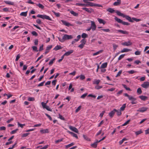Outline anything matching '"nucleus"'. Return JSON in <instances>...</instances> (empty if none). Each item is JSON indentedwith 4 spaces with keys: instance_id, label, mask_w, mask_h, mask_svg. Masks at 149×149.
<instances>
[{
    "instance_id": "obj_1",
    "label": "nucleus",
    "mask_w": 149,
    "mask_h": 149,
    "mask_svg": "<svg viewBox=\"0 0 149 149\" xmlns=\"http://www.w3.org/2000/svg\"><path fill=\"white\" fill-rule=\"evenodd\" d=\"M116 13L118 15L122 16L123 17H125L127 20L129 21L130 22H133V21L131 19V17L129 16L125 15L118 11H117L116 12Z\"/></svg>"
},
{
    "instance_id": "obj_2",
    "label": "nucleus",
    "mask_w": 149,
    "mask_h": 149,
    "mask_svg": "<svg viewBox=\"0 0 149 149\" xmlns=\"http://www.w3.org/2000/svg\"><path fill=\"white\" fill-rule=\"evenodd\" d=\"M38 17L40 18L43 19H46L50 21H52V19L48 16L45 15H40L38 14L37 16Z\"/></svg>"
},
{
    "instance_id": "obj_3",
    "label": "nucleus",
    "mask_w": 149,
    "mask_h": 149,
    "mask_svg": "<svg viewBox=\"0 0 149 149\" xmlns=\"http://www.w3.org/2000/svg\"><path fill=\"white\" fill-rule=\"evenodd\" d=\"M91 27L92 31H93L95 30L96 28V25L95 24L94 22L91 21Z\"/></svg>"
},
{
    "instance_id": "obj_4",
    "label": "nucleus",
    "mask_w": 149,
    "mask_h": 149,
    "mask_svg": "<svg viewBox=\"0 0 149 149\" xmlns=\"http://www.w3.org/2000/svg\"><path fill=\"white\" fill-rule=\"evenodd\" d=\"M141 86L144 88H148L149 87V82L148 81L144 82Z\"/></svg>"
},
{
    "instance_id": "obj_5",
    "label": "nucleus",
    "mask_w": 149,
    "mask_h": 149,
    "mask_svg": "<svg viewBox=\"0 0 149 149\" xmlns=\"http://www.w3.org/2000/svg\"><path fill=\"white\" fill-rule=\"evenodd\" d=\"M148 109V107H143L139 108L137 111L143 113L147 111Z\"/></svg>"
},
{
    "instance_id": "obj_6",
    "label": "nucleus",
    "mask_w": 149,
    "mask_h": 149,
    "mask_svg": "<svg viewBox=\"0 0 149 149\" xmlns=\"http://www.w3.org/2000/svg\"><path fill=\"white\" fill-rule=\"evenodd\" d=\"M69 128L71 130L76 133H78L79 132V131L78 129L74 127H73L72 126H69Z\"/></svg>"
},
{
    "instance_id": "obj_7",
    "label": "nucleus",
    "mask_w": 149,
    "mask_h": 149,
    "mask_svg": "<svg viewBox=\"0 0 149 149\" xmlns=\"http://www.w3.org/2000/svg\"><path fill=\"white\" fill-rule=\"evenodd\" d=\"M82 9L89 13H91L92 12H94V10L92 8H83Z\"/></svg>"
},
{
    "instance_id": "obj_8",
    "label": "nucleus",
    "mask_w": 149,
    "mask_h": 149,
    "mask_svg": "<svg viewBox=\"0 0 149 149\" xmlns=\"http://www.w3.org/2000/svg\"><path fill=\"white\" fill-rule=\"evenodd\" d=\"M61 22H62L63 24V25L67 26H72V25L70 23L67 22L66 21L61 20Z\"/></svg>"
},
{
    "instance_id": "obj_9",
    "label": "nucleus",
    "mask_w": 149,
    "mask_h": 149,
    "mask_svg": "<svg viewBox=\"0 0 149 149\" xmlns=\"http://www.w3.org/2000/svg\"><path fill=\"white\" fill-rule=\"evenodd\" d=\"M122 44L125 46H129L131 45L132 44V43L130 41L128 42H123Z\"/></svg>"
},
{
    "instance_id": "obj_10",
    "label": "nucleus",
    "mask_w": 149,
    "mask_h": 149,
    "mask_svg": "<svg viewBox=\"0 0 149 149\" xmlns=\"http://www.w3.org/2000/svg\"><path fill=\"white\" fill-rule=\"evenodd\" d=\"M73 38L72 35H69L67 34H65L63 36V38L65 39V40L72 39Z\"/></svg>"
},
{
    "instance_id": "obj_11",
    "label": "nucleus",
    "mask_w": 149,
    "mask_h": 149,
    "mask_svg": "<svg viewBox=\"0 0 149 149\" xmlns=\"http://www.w3.org/2000/svg\"><path fill=\"white\" fill-rule=\"evenodd\" d=\"M52 45H48L46 47V48L45 50V54H47L48 53L51 49L52 48Z\"/></svg>"
},
{
    "instance_id": "obj_12",
    "label": "nucleus",
    "mask_w": 149,
    "mask_h": 149,
    "mask_svg": "<svg viewBox=\"0 0 149 149\" xmlns=\"http://www.w3.org/2000/svg\"><path fill=\"white\" fill-rule=\"evenodd\" d=\"M117 33H120L124 34H128V32L126 31H123L121 30H117Z\"/></svg>"
},
{
    "instance_id": "obj_13",
    "label": "nucleus",
    "mask_w": 149,
    "mask_h": 149,
    "mask_svg": "<svg viewBox=\"0 0 149 149\" xmlns=\"http://www.w3.org/2000/svg\"><path fill=\"white\" fill-rule=\"evenodd\" d=\"M67 132L68 133H69V134H70L73 137H75L77 139H78V137L77 134L74 133L72 132H71L69 131H67Z\"/></svg>"
},
{
    "instance_id": "obj_14",
    "label": "nucleus",
    "mask_w": 149,
    "mask_h": 149,
    "mask_svg": "<svg viewBox=\"0 0 149 149\" xmlns=\"http://www.w3.org/2000/svg\"><path fill=\"white\" fill-rule=\"evenodd\" d=\"M40 132L41 134H45L48 133L49 132V130L48 129H41L40 130Z\"/></svg>"
},
{
    "instance_id": "obj_15",
    "label": "nucleus",
    "mask_w": 149,
    "mask_h": 149,
    "mask_svg": "<svg viewBox=\"0 0 149 149\" xmlns=\"http://www.w3.org/2000/svg\"><path fill=\"white\" fill-rule=\"evenodd\" d=\"M131 51L132 50L131 49H127V48H124L120 51V52L123 53L125 52H127Z\"/></svg>"
},
{
    "instance_id": "obj_16",
    "label": "nucleus",
    "mask_w": 149,
    "mask_h": 149,
    "mask_svg": "<svg viewBox=\"0 0 149 149\" xmlns=\"http://www.w3.org/2000/svg\"><path fill=\"white\" fill-rule=\"evenodd\" d=\"M73 52V50H70L69 51L66 52L64 54V55L65 56H68L72 53Z\"/></svg>"
},
{
    "instance_id": "obj_17",
    "label": "nucleus",
    "mask_w": 149,
    "mask_h": 149,
    "mask_svg": "<svg viewBox=\"0 0 149 149\" xmlns=\"http://www.w3.org/2000/svg\"><path fill=\"white\" fill-rule=\"evenodd\" d=\"M114 110L115 111V112H116V114L118 116H120L121 115V111L120 109L117 110L116 109H114Z\"/></svg>"
},
{
    "instance_id": "obj_18",
    "label": "nucleus",
    "mask_w": 149,
    "mask_h": 149,
    "mask_svg": "<svg viewBox=\"0 0 149 149\" xmlns=\"http://www.w3.org/2000/svg\"><path fill=\"white\" fill-rule=\"evenodd\" d=\"M97 19L98 22L100 24H104L106 23L105 21L101 19L98 18H97Z\"/></svg>"
},
{
    "instance_id": "obj_19",
    "label": "nucleus",
    "mask_w": 149,
    "mask_h": 149,
    "mask_svg": "<svg viewBox=\"0 0 149 149\" xmlns=\"http://www.w3.org/2000/svg\"><path fill=\"white\" fill-rule=\"evenodd\" d=\"M115 111L114 110V109L111 111V112L109 113V115L110 117L111 118H112L114 116V113H115Z\"/></svg>"
},
{
    "instance_id": "obj_20",
    "label": "nucleus",
    "mask_w": 149,
    "mask_h": 149,
    "mask_svg": "<svg viewBox=\"0 0 149 149\" xmlns=\"http://www.w3.org/2000/svg\"><path fill=\"white\" fill-rule=\"evenodd\" d=\"M98 141L97 140L94 143L91 144V146L94 148H96L97 147V143L99 142H98Z\"/></svg>"
},
{
    "instance_id": "obj_21",
    "label": "nucleus",
    "mask_w": 149,
    "mask_h": 149,
    "mask_svg": "<svg viewBox=\"0 0 149 149\" xmlns=\"http://www.w3.org/2000/svg\"><path fill=\"white\" fill-rule=\"evenodd\" d=\"M100 79H95L93 81V84L98 85L100 82Z\"/></svg>"
},
{
    "instance_id": "obj_22",
    "label": "nucleus",
    "mask_w": 149,
    "mask_h": 149,
    "mask_svg": "<svg viewBox=\"0 0 149 149\" xmlns=\"http://www.w3.org/2000/svg\"><path fill=\"white\" fill-rule=\"evenodd\" d=\"M115 20L119 23H122V20L117 17H114Z\"/></svg>"
},
{
    "instance_id": "obj_23",
    "label": "nucleus",
    "mask_w": 149,
    "mask_h": 149,
    "mask_svg": "<svg viewBox=\"0 0 149 149\" xmlns=\"http://www.w3.org/2000/svg\"><path fill=\"white\" fill-rule=\"evenodd\" d=\"M139 97L142 100H144V101H145V100H147V97L146 96H143V95H141V96H140Z\"/></svg>"
},
{
    "instance_id": "obj_24",
    "label": "nucleus",
    "mask_w": 149,
    "mask_h": 149,
    "mask_svg": "<svg viewBox=\"0 0 149 149\" xmlns=\"http://www.w3.org/2000/svg\"><path fill=\"white\" fill-rule=\"evenodd\" d=\"M126 107V104H123L120 108V110L122 111H123L125 109Z\"/></svg>"
},
{
    "instance_id": "obj_25",
    "label": "nucleus",
    "mask_w": 149,
    "mask_h": 149,
    "mask_svg": "<svg viewBox=\"0 0 149 149\" xmlns=\"http://www.w3.org/2000/svg\"><path fill=\"white\" fill-rule=\"evenodd\" d=\"M62 48V47L60 46L57 45L53 49L55 51H57L61 49Z\"/></svg>"
},
{
    "instance_id": "obj_26",
    "label": "nucleus",
    "mask_w": 149,
    "mask_h": 149,
    "mask_svg": "<svg viewBox=\"0 0 149 149\" xmlns=\"http://www.w3.org/2000/svg\"><path fill=\"white\" fill-rule=\"evenodd\" d=\"M107 62L104 63L101 65L100 68H104L107 67Z\"/></svg>"
},
{
    "instance_id": "obj_27",
    "label": "nucleus",
    "mask_w": 149,
    "mask_h": 149,
    "mask_svg": "<svg viewBox=\"0 0 149 149\" xmlns=\"http://www.w3.org/2000/svg\"><path fill=\"white\" fill-rule=\"evenodd\" d=\"M4 2L6 4L10 5H13L14 4V3L13 2L8 1H5Z\"/></svg>"
},
{
    "instance_id": "obj_28",
    "label": "nucleus",
    "mask_w": 149,
    "mask_h": 149,
    "mask_svg": "<svg viewBox=\"0 0 149 149\" xmlns=\"http://www.w3.org/2000/svg\"><path fill=\"white\" fill-rule=\"evenodd\" d=\"M103 51V50H100V51L93 54V56H95L99 54L102 53Z\"/></svg>"
},
{
    "instance_id": "obj_29",
    "label": "nucleus",
    "mask_w": 149,
    "mask_h": 149,
    "mask_svg": "<svg viewBox=\"0 0 149 149\" xmlns=\"http://www.w3.org/2000/svg\"><path fill=\"white\" fill-rule=\"evenodd\" d=\"M107 10L111 13H113L115 11L114 10L111 8H108Z\"/></svg>"
},
{
    "instance_id": "obj_30",
    "label": "nucleus",
    "mask_w": 149,
    "mask_h": 149,
    "mask_svg": "<svg viewBox=\"0 0 149 149\" xmlns=\"http://www.w3.org/2000/svg\"><path fill=\"white\" fill-rule=\"evenodd\" d=\"M137 93L138 95H140L142 93V91L141 88H139L137 89Z\"/></svg>"
},
{
    "instance_id": "obj_31",
    "label": "nucleus",
    "mask_w": 149,
    "mask_h": 149,
    "mask_svg": "<svg viewBox=\"0 0 149 149\" xmlns=\"http://www.w3.org/2000/svg\"><path fill=\"white\" fill-rule=\"evenodd\" d=\"M70 13L72 15H73L75 16H78V14L73 11H70Z\"/></svg>"
},
{
    "instance_id": "obj_32",
    "label": "nucleus",
    "mask_w": 149,
    "mask_h": 149,
    "mask_svg": "<svg viewBox=\"0 0 149 149\" xmlns=\"http://www.w3.org/2000/svg\"><path fill=\"white\" fill-rule=\"evenodd\" d=\"M27 11L22 12L20 14V15L26 17L27 15Z\"/></svg>"
},
{
    "instance_id": "obj_33",
    "label": "nucleus",
    "mask_w": 149,
    "mask_h": 149,
    "mask_svg": "<svg viewBox=\"0 0 149 149\" xmlns=\"http://www.w3.org/2000/svg\"><path fill=\"white\" fill-rule=\"evenodd\" d=\"M74 145V143H73V142L71 143H70L67 145H66L65 146V148H69L73 146Z\"/></svg>"
},
{
    "instance_id": "obj_34",
    "label": "nucleus",
    "mask_w": 149,
    "mask_h": 149,
    "mask_svg": "<svg viewBox=\"0 0 149 149\" xmlns=\"http://www.w3.org/2000/svg\"><path fill=\"white\" fill-rule=\"evenodd\" d=\"M122 85L123 86V87L126 89V90L131 91V89L129 87H127V86L124 84H122Z\"/></svg>"
},
{
    "instance_id": "obj_35",
    "label": "nucleus",
    "mask_w": 149,
    "mask_h": 149,
    "mask_svg": "<svg viewBox=\"0 0 149 149\" xmlns=\"http://www.w3.org/2000/svg\"><path fill=\"white\" fill-rule=\"evenodd\" d=\"M127 140V139L126 138H123L122 140L120 141L119 143L120 145H121L123 142Z\"/></svg>"
},
{
    "instance_id": "obj_36",
    "label": "nucleus",
    "mask_w": 149,
    "mask_h": 149,
    "mask_svg": "<svg viewBox=\"0 0 149 149\" xmlns=\"http://www.w3.org/2000/svg\"><path fill=\"white\" fill-rule=\"evenodd\" d=\"M143 132L141 130H140L138 131L135 132V133L136 135H138L142 133Z\"/></svg>"
},
{
    "instance_id": "obj_37",
    "label": "nucleus",
    "mask_w": 149,
    "mask_h": 149,
    "mask_svg": "<svg viewBox=\"0 0 149 149\" xmlns=\"http://www.w3.org/2000/svg\"><path fill=\"white\" fill-rule=\"evenodd\" d=\"M121 3V2L117 1L113 3V5L114 6H117L120 5Z\"/></svg>"
},
{
    "instance_id": "obj_38",
    "label": "nucleus",
    "mask_w": 149,
    "mask_h": 149,
    "mask_svg": "<svg viewBox=\"0 0 149 149\" xmlns=\"http://www.w3.org/2000/svg\"><path fill=\"white\" fill-rule=\"evenodd\" d=\"M81 36L82 38H84L83 39H84L85 38L87 37L88 35L86 33H83L82 34Z\"/></svg>"
},
{
    "instance_id": "obj_39",
    "label": "nucleus",
    "mask_w": 149,
    "mask_h": 149,
    "mask_svg": "<svg viewBox=\"0 0 149 149\" xmlns=\"http://www.w3.org/2000/svg\"><path fill=\"white\" fill-rule=\"evenodd\" d=\"M141 54V51L139 50H137L136 51L134 54L136 55H139Z\"/></svg>"
},
{
    "instance_id": "obj_40",
    "label": "nucleus",
    "mask_w": 149,
    "mask_h": 149,
    "mask_svg": "<svg viewBox=\"0 0 149 149\" xmlns=\"http://www.w3.org/2000/svg\"><path fill=\"white\" fill-rule=\"evenodd\" d=\"M79 79L81 80H83L85 79V77L84 75L83 74H81L79 75Z\"/></svg>"
},
{
    "instance_id": "obj_41",
    "label": "nucleus",
    "mask_w": 149,
    "mask_h": 149,
    "mask_svg": "<svg viewBox=\"0 0 149 149\" xmlns=\"http://www.w3.org/2000/svg\"><path fill=\"white\" fill-rule=\"evenodd\" d=\"M36 5L38 6L40 8L42 9H43L44 7V6L42 5L40 3L38 4H37Z\"/></svg>"
},
{
    "instance_id": "obj_42",
    "label": "nucleus",
    "mask_w": 149,
    "mask_h": 149,
    "mask_svg": "<svg viewBox=\"0 0 149 149\" xmlns=\"http://www.w3.org/2000/svg\"><path fill=\"white\" fill-rule=\"evenodd\" d=\"M52 12L57 17H59L60 16V14L59 13H56L54 11H52Z\"/></svg>"
},
{
    "instance_id": "obj_43",
    "label": "nucleus",
    "mask_w": 149,
    "mask_h": 149,
    "mask_svg": "<svg viewBox=\"0 0 149 149\" xmlns=\"http://www.w3.org/2000/svg\"><path fill=\"white\" fill-rule=\"evenodd\" d=\"M18 130V129H17L15 130H13L11 132L10 134H15Z\"/></svg>"
},
{
    "instance_id": "obj_44",
    "label": "nucleus",
    "mask_w": 149,
    "mask_h": 149,
    "mask_svg": "<svg viewBox=\"0 0 149 149\" xmlns=\"http://www.w3.org/2000/svg\"><path fill=\"white\" fill-rule=\"evenodd\" d=\"M94 3L91 2H89L87 4V6H90L91 7L94 6Z\"/></svg>"
},
{
    "instance_id": "obj_45",
    "label": "nucleus",
    "mask_w": 149,
    "mask_h": 149,
    "mask_svg": "<svg viewBox=\"0 0 149 149\" xmlns=\"http://www.w3.org/2000/svg\"><path fill=\"white\" fill-rule=\"evenodd\" d=\"M131 19L132 20H133L135 21H136V22H138L139 21H140L141 20V19H137L136 18H134V17H132V19L131 18Z\"/></svg>"
},
{
    "instance_id": "obj_46",
    "label": "nucleus",
    "mask_w": 149,
    "mask_h": 149,
    "mask_svg": "<svg viewBox=\"0 0 149 149\" xmlns=\"http://www.w3.org/2000/svg\"><path fill=\"white\" fill-rule=\"evenodd\" d=\"M59 117H58V118H60V119L65 120V119L60 114H58Z\"/></svg>"
},
{
    "instance_id": "obj_47",
    "label": "nucleus",
    "mask_w": 149,
    "mask_h": 149,
    "mask_svg": "<svg viewBox=\"0 0 149 149\" xmlns=\"http://www.w3.org/2000/svg\"><path fill=\"white\" fill-rule=\"evenodd\" d=\"M125 54H122L120 55L119 57L118 58V60H121V59L123 58L125 56Z\"/></svg>"
},
{
    "instance_id": "obj_48",
    "label": "nucleus",
    "mask_w": 149,
    "mask_h": 149,
    "mask_svg": "<svg viewBox=\"0 0 149 149\" xmlns=\"http://www.w3.org/2000/svg\"><path fill=\"white\" fill-rule=\"evenodd\" d=\"M80 42L81 43V44L84 45L86 42V40L85 39H83L81 40Z\"/></svg>"
},
{
    "instance_id": "obj_49",
    "label": "nucleus",
    "mask_w": 149,
    "mask_h": 149,
    "mask_svg": "<svg viewBox=\"0 0 149 149\" xmlns=\"http://www.w3.org/2000/svg\"><path fill=\"white\" fill-rule=\"evenodd\" d=\"M102 88V86H99V85H97V86H96L95 87V89H96L97 90H99Z\"/></svg>"
},
{
    "instance_id": "obj_50",
    "label": "nucleus",
    "mask_w": 149,
    "mask_h": 149,
    "mask_svg": "<svg viewBox=\"0 0 149 149\" xmlns=\"http://www.w3.org/2000/svg\"><path fill=\"white\" fill-rule=\"evenodd\" d=\"M32 47L33 51L36 52L38 51V50H37L38 48L37 47L35 46H33Z\"/></svg>"
},
{
    "instance_id": "obj_51",
    "label": "nucleus",
    "mask_w": 149,
    "mask_h": 149,
    "mask_svg": "<svg viewBox=\"0 0 149 149\" xmlns=\"http://www.w3.org/2000/svg\"><path fill=\"white\" fill-rule=\"evenodd\" d=\"M128 98L129 100H136L135 98H134L132 96H130V95H129V97Z\"/></svg>"
},
{
    "instance_id": "obj_52",
    "label": "nucleus",
    "mask_w": 149,
    "mask_h": 149,
    "mask_svg": "<svg viewBox=\"0 0 149 149\" xmlns=\"http://www.w3.org/2000/svg\"><path fill=\"white\" fill-rule=\"evenodd\" d=\"M122 72V70H120V71H119L118 73V74H117L116 76V77H117L118 76H119L121 74Z\"/></svg>"
},
{
    "instance_id": "obj_53",
    "label": "nucleus",
    "mask_w": 149,
    "mask_h": 149,
    "mask_svg": "<svg viewBox=\"0 0 149 149\" xmlns=\"http://www.w3.org/2000/svg\"><path fill=\"white\" fill-rule=\"evenodd\" d=\"M58 39L61 42H64L65 40V39L63 38V36L62 38H58Z\"/></svg>"
},
{
    "instance_id": "obj_54",
    "label": "nucleus",
    "mask_w": 149,
    "mask_h": 149,
    "mask_svg": "<svg viewBox=\"0 0 149 149\" xmlns=\"http://www.w3.org/2000/svg\"><path fill=\"white\" fill-rule=\"evenodd\" d=\"M17 124L18 126H19L22 128L25 125V124H21L19 122H17Z\"/></svg>"
},
{
    "instance_id": "obj_55",
    "label": "nucleus",
    "mask_w": 149,
    "mask_h": 149,
    "mask_svg": "<svg viewBox=\"0 0 149 149\" xmlns=\"http://www.w3.org/2000/svg\"><path fill=\"white\" fill-rule=\"evenodd\" d=\"M55 58H54L50 60V61H49V65H52L53 64V63H54V61L55 60Z\"/></svg>"
},
{
    "instance_id": "obj_56",
    "label": "nucleus",
    "mask_w": 149,
    "mask_h": 149,
    "mask_svg": "<svg viewBox=\"0 0 149 149\" xmlns=\"http://www.w3.org/2000/svg\"><path fill=\"white\" fill-rule=\"evenodd\" d=\"M28 100L29 101H34L35 100V99L33 97H29L28 98Z\"/></svg>"
},
{
    "instance_id": "obj_57",
    "label": "nucleus",
    "mask_w": 149,
    "mask_h": 149,
    "mask_svg": "<svg viewBox=\"0 0 149 149\" xmlns=\"http://www.w3.org/2000/svg\"><path fill=\"white\" fill-rule=\"evenodd\" d=\"M46 103H44V102H42L41 103V105L43 108L45 109L46 106H47L46 105Z\"/></svg>"
},
{
    "instance_id": "obj_58",
    "label": "nucleus",
    "mask_w": 149,
    "mask_h": 149,
    "mask_svg": "<svg viewBox=\"0 0 149 149\" xmlns=\"http://www.w3.org/2000/svg\"><path fill=\"white\" fill-rule=\"evenodd\" d=\"M45 109L46 110H47V111H52V109H51L49 106H47L46 107H45Z\"/></svg>"
},
{
    "instance_id": "obj_59",
    "label": "nucleus",
    "mask_w": 149,
    "mask_h": 149,
    "mask_svg": "<svg viewBox=\"0 0 149 149\" xmlns=\"http://www.w3.org/2000/svg\"><path fill=\"white\" fill-rule=\"evenodd\" d=\"M87 95V93H85L82 95L80 97L82 99H84L85 97Z\"/></svg>"
},
{
    "instance_id": "obj_60",
    "label": "nucleus",
    "mask_w": 149,
    "mask_h": 149,
    "mask_svg": "<svg viewBox=\"0 0 149 149\" xmlns=\"http://www.w3.org/2000/svg\"><path fill=\"white\" fill-rule=\"evenodd\" d=\"M118 47V45L116 44H113V47L114 50H116L117 48Z\"/></svg>"
},
{
    "instance_id": "obj_61",
    "label": "nucleus",
    "mask_w": 149,
    "mask_h": 149,
    "mask_svg": "<svg viewBox=\"0 0 149 149\" xmlns=\"http://www.w3.org/2000/svg\"><path fill=\"white\" fill-rule=\"evenodd\" d=\"M130 121V120H127L126 122L124 123L122 125V126H125L129 123V122Z\"/></svg>"
},
{
    "instance_id": "obj_62",
    "label": "nucleus",
    "mask_w": 149,
    "mask_h": 149,
    "mask_svg": "<svg viewBox=\"0 0 149 149\" xmlns=\"http://www.w3.org/2000/svg\"><path fill=\"white\" fill-rule=\"evenodd\" d=\"M31 33L33 36H37L38 35V34L35 31H33Z\"/></svg>"
},
{
    "instance_id": "obj_63",
    "label": "nucleus",
    "mask_w": 149,
    "mask_h": 149,
    "mask_svg": "<svg viewBox=\"0 0 149 149\" xmlns=\"http://www.w3.org/2000/svg\"><path fill=\"white\" fill-rule=\"evenodd\" d=\"M123 92V91L121 90L119 91L116 94L117 96H119L120 94H121Z\"/></svg>"
},
{
    "instance_id": "obj_64",
    "label": "nucleus",
    "mask_w": 149,
    "mask_h": 149,
    "mask_svg": "<svg viewBox=\"0 0 149 149\" xmlns=\"http://www.w3.org/2000/svg\"><path fill=\"white\" fill-rule=\"evenodd\" d=\"M81 106H80L78 107L75 110V112L77 113L81 109Z\"/></svg>"
}]
</instances>
